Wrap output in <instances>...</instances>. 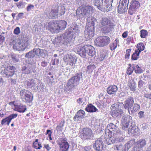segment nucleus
<instances>
[{
    "label": "nucleus",
    "instance_id": "f257e3e1",
    "mask_svg": "<svg viewBox=\"0 0 151 151\" xmlns=\"http://www.w3.org/2000/svg\"><path fill=\"white\" fill-rule=\"evenodd\" d=\"M16 68L13 66H9L6 68L2 71V74L4 77L11 78L10 81L12 85L15 84L17 82V74L15 73Z\"/></svg>",
    "mask_w": 151,
    "mask_h": 151
},
{
    "label": "nucleus",
    "instance_id": "f03ea898",
    "mask_svg": "<svg viewBox=\"0 0 151 151\" xmlns=\"http://www.w3.org/2000/svg\"><path fill=\"white\" fill-rule=\"evenodd\" d=\"M82 75L81 73H77L68 81L66 86L65 87L66 91H72L73 90L79 83Z\"/></svg>",
    "mask_w": 151,
    "mask_h": 151
},
{
    "label": "nucleus",
    "instance_id": "7ed1b4c3",
    "mask_svg": "<svg viewBox=\"0 0 151 151\" xmlns=\"http://www.w3.org/2000/svg\"><path fill=\"white\" fill-rule=\"evenodd\" d=\"M96 19L94 18H91L90 21H88L84 31V36L87 40H89L94 36V24Z\"/></svg>",
    "mask_w": 151,
    "mask_h": 151
},
{
    "label": "nucleus",
    "instance_id": "20e7f679",
    "mask_svg": "<svg viewBox=\"0 0 151 151\" xmlns=\"http://www.w3.org/2000/svg\"><path fill=\"white\" fill-rule=\"evenodd\" d=\"M10 44L13 45L14 50L19 51H24L29 45L28 39L26 38H24L22 40H17V42L14 40Z\"/></svg>",
    "mask_w": 151,
    "mask_h": 151
},
{
    "label": "nucleus",
    "instance_id": "39448f33",
    "mask_svg": "<svg viewBox=\"0 0 151 151\" xmlns=\"http://www.w3.org/2000/svg\"><path fill=\"white\" fill-rule=\"evenodd\" d=\"M65 32L68 33V35L69 37V39L72 41L73 43V37H75L77 36L80 32L78 26L77 25L73 26L68 29L66 30Z\"/></svg>",
    "mask_w": 151,
    "mask_h": 151
},
{
    "label": "nucleus",
    "instance_id": "423d86ee",
    "mask_svg": "<svg viewBox=\"0 0 151 151\" xmlns=\"http://www.w3.org/2000/svg\"><path fill=\"white\" fill-rule=\"evenodd\" d=\"M69 37L68 35V33L65 32L62 35L58 36L57 37L55 38V42L57 43L62 42H66L67 45L70 46L73 44L72 41L69 39Z\"/></svg>",
    "mask_w": 151,
    "mask_h": 151
},
{
    "label": "nucleus",
    "instance_id": "0eeeda50",
    "mask_svg": "<svg viewBox=\"0 0 151 151\" xmlns=\"http://www.w3.org/2000/svg\"><path fill=\"white\" fill-rule=\"evenodd\" d=\"M105 140V134L102 135L99 138L96 139L93 145V147L96 151H101L104 147L103 142Z\"/></svg>",
    "mask_w": 151,
    "mask_h": 151
},
{
    "label": "nucleus",
    "instance_id": "6e6552de",
    "mask_svg": "<svg viewBox=\"0 0 151 151\" xmlns=\"http://www.w3.org/2000/svg\"><path fill=\"white\" fill-rule=\"evenodd\" d=\"M95 42L97 45L103 47L108 45L110 42V40L108 36H100L96 38Z\"/></svg>",
    "mask_w": 151,
    "mask_h": 151
},
{
    "label": "nucleus",
    "instance_id": "1a4fd4ad",
    "mask_svg": "<svg viewBox=\"0 0 151 151\" xmlns=\"http://www.w3.org/2000/svg\"><path fill=\"white\" fill-rule=\"evenodd\" d=\"M107 128L108 130H109L108 132V138L106 139V133L104 134H105V139L106 143L108 145L112 144L113 143V123H110L108 124L107 127Z\"/></svg>",
    "mask_w": 151,
    "mask_h": 151
},
{
    "label": "nucleus",
    "instance_id": "9d476101",
    "mask_svg": "<svg viewBox=\"0 0 151 151\" xmlns=\"http://www.w3.org/2000/svg\"><path fill=\"white\" fill-rule=\"evenodd\" d=\"M57 142L60 151H68L70 145L66 139L63 138L59 139Z\"/></svg>",
    "mask_w": 151,
    "mask_h": 151
},
{
    "label": "nucleus",
    "instance_id": "9b49d317",
    "mask_svg": "<svg viewBox=\"0 0 151 151\" xmlns=\"http://www.w3.org/2000/svg\"><path fill=\"white\" fill-rule=\"evenodd\" d=\"M81 138L84 139H92L93 134L92 130L89 128L83 129L81 134Z\"/></svg>",
    "mask_w": 151,
    "mask_h": 151
},
{
    "label": "nucleus",
    "instance_id": "f8f14e48",
    "mask_svg": "<svg viewBox=\"0 0 151 151\" xmlns=\"http://www.w3.org/2000/svg\"><path fill=\"white\" fill-rule=\"evenodd\" d=\"M46 15L49 18H55L58 16V9H52L50 11L49 8H47L44 12Z\"/></svg>",
    "mask_w": 151,
    "mask_h": 151
},
{
    "label": "nucleus",
    "instance_id": "ddd939ff",
    "mask_svg": "<svg viewBox=\"0 0 151 151\" xmlns=\"http://www.w3.org/2000/svg\"><path fill=\"white\" fill-rule=\"evenodd\" d=\"M140 4L138 1H134L130 3V5L128 10V13L132 15L136 12L137 10L139 7Z\"/></svg>",
    "mask_w": 151,
    "mask_h": 151
},
{
    "label": "nucleus",
    "instance_id": "4468645a",
    "mask_svg": "<svg viewBox=\"0 0 151 151\" xmlns=\"http://www.w3.org/2000/svg\"><path fill=\"white\" fill-rule=\"evenodd\" d=\"M86 45L83 47L79 46L75 48V51L82 57L85 58L86 54Z\"/></svg>",
    "mask_w": 151,
    "mask_h": 151
},
{
    "label": "nucleus",
    "instance_id": "2eb2a0df",
    "mask_svg": "<svg viewBox=\"0 0 151 151\" xmlns=\"http://www.w3.org/2000/svg\"><path fill=\"white\" fill-rule=\"evenodd\" d=\"M17 114H12L8 117L3 119L1 121V124L2 125L7 124L9 126L11 120L17 117Z\"/></svg>",
    "mask_w": 151,
    "mask_h": 151
},
{
    "label": "nucleus",
    "instance_id": "dca6fc26",
    "mask_svg": "<svg viewBox=\"0 0 151 151\" xmlns=\"http://www.w3.org/2000/svg\"><path fill=\"white\" fill-rule=\"evenodd\" d=\"M134 103V99L132 97L128 98L125 101L124 108L128 110H130Z\"/></svg>",
    "mask_w": 151,
    "mask_h": 151
},
{
    "label": "nucleus",
    "instance_id": "f3484780",
    "mask_svg": "<svg viewBox=\"0 0 151 151\" xmlns=\"http://www.w3.org/2000/svg\"><path fill=\"white\" fill-rule=\"evenodd\" d=\"M38 80L36 79H31L26 81L25 84L28 88H31L32 87H37V84L38 83Z\"/></svg>",
    "mask_w": 151,
    "mask_h": 151
},
{
    "label": "nucleus",
    "instance_id": "a211bd4d",
    "mask_svg": "<svg viewBox=\"0 0 151 151\" xmlns=\"http://www.w3.org/2000/svg\"><path fill=\"white\" fill-rule=\"evenodd\" d=\"M85 12H86V17H88L87 18V22L89 20V17L91 15L92 13L95 12V9L93 7L90 6H88L85 8H84Z\"/></svg>",
    "mask_w": 151,
    "mask_h": 151
},
{
    "label": "nucleus",
    "instance_id": "6ab92c4d",
    "mask_svg": "<svg viewBox=\"0 0 151 151\" xmlns=\"http://www.w3.org/2000/svg\"><path fill=\"white\" fill-rule=\"evenodd\" d=\"M14 110L20 113H24L27 109L26 106L21 104L14 105Z\"/></svg>",
    "mask_w": 151,
    "mask_h": 151
},
{
    "label": "nucleus",
    "instance_id": "aec40b11",
    "mask_svg": "<svg viewBox=\"0 0 151 151\" xmlns=\"http://www.w3.org/2000/svg\"><path fill=\"white\" fill-rule=\"evenodd\" d=\"M85 114V112L83 110H80L78 111L74 117V120L75 121H77L81 119L84 117Z\"/></svg>",
    "mask_w": 151,
    "mask_h": 151
},
{
    "label": "nucleus",
    "instance_id": "412c9836",
    "mask_svg": "<svg viewBox=\"0 0 151 151\" xmlns=\"http://www.w3.org/2000/svg\"><path fill=\"white\" fill-rule=\"evenodd\" d=\"M67 24V22L64 20H61L60 21H57L58 32L59 31L64 29L66 27Z\"/></svg>",
    "mask_w": 151,
    "mask_h": 151
},
{
    "label": "nucleus",
    "instance_id": "4be33fe9",
    "mask_svg": "<svg viewBox=\"0 0 151 151\" xmlns=\"http://www.w3.org/2000/svg\"><path fill=\"white\" fill-rule=\"evenodd\" d=\"M86 53L91 56H93L96 53L95 48L90 45H86Z\"/></svg>",
    "mask_w": 151,
    "mask_h": 151
},
{
    "label": "nucleus",
    "instance_id": "5701e85b",
    "mask_svg": "<svg viewBox=\"0 0 151 151\" xmlns=\"http://www.w3.org/2000/svg\"><path fill=\"white\" fill-rule=\"evenodd\" d=\"M84 8L82 7L78 8L76 11V15L78 17H86V12Z\"/></svg>",
    "mask_w": 151,
    "mask_h": 151
},
{
    "label": "nucleus",
    "instance_id": "b1692460",
    "mask_svg": "<svg viewBox=\"0 0 151 151\" xmlns=\"http://www.w3.org/2000/svg\"><path fill=\"white\" fill-rule=\"evenodd\" d=\"M129 122V121L128 120L127 117L126 116H124L121 120V123L122 125L123 129L126 130V128H127L128 127Z\"/></svg>",
    "mask_w": 151,
    "mask_h": 151
},
{
    "label": "nucleus",
    "instance_id": "393cba45",
    "mask_svg": "<svg viewBox=\"0 0 151 151\" xmlns=\"http://www.w3.org/2000/svg\"><path fill=\"white\" fill-rule=\"evenodd\" d=\"M140 106L139 104L137 103H135L133 106L131 108L130 110H128L129 114L131 115L134 114L135 112L139 110Z\"/></svg>",
    "mask_w": 151,
    "mask_h": 151
},
{
    "label": "nucleus",
    "instance_id": "a878e982",
    "mask_svg": "<svg viewBox=\"0 0 151 151\" xmlns=\"http://www.w3.org/2000/svg\"><path fill=\"white\" fill-rule=\"evenodd\" d=\"M128 131L129 133L137 135L138 134V132H139V129L137 127L131 126L129 128Z\"/></svg>",
    "mask_w": 151,
    "mask_h": 151
},
{
    "label": "nucleus",
    "instance_id": "bb28decb",
    "mask_svg": "<svg viewBox=\"0 0 151 151\" xmlns=\"http://www.w3.org/2000/svg\"><path fill=\"white\" fill-rule=\"evenodd\" d=\"M85 110L86 111L88 112H94L97 110V109L91 104L87 105Z\"/></svg>",
    "mask_w": 151,
    "mask_h": 151
},
{
    "label": "nucleus",
    "instance_id": "cd10ccee",
    "mask_svg": "<svg viewBox=\"0 0 151 151\" xmlns=\"http://www.w3.org/2000/svg\"><path fill=\"white\" fill-rule=\"evenodd\" d=\"M127 9L128 7L122 5L121 3H119L118 6V12L120 14H122L126 12Z\"/></svg>",
    "mask_w": 151,
    "mask_h": 151
},
{
    "label": "nucleus",
    "instance_id": "c85d7f7f",
    "mask_svg": "<svg viewBox=\"0 0 151 151\" xmlns=\"http://www.w3.org/2000/svg\"><path fill=\"white\" fill-rule=\"evenodd\" d=\"M33 100L32 94L30 92V94L28 93L22 101L26 103H30Z\"/></svg>",
    "mask_w": 151,
    "mask_h": 151
},
{
    "label": "nucleus",
    "instance_id": "c756f323",
    "mask_svg": "<svg viewBox=\"0 0 151 151\" xmlns=\"http://www.w3.org/2000/svg\"><path fill=\"white\" fill-rule=\"evenodd\" d=\"M57 22H50L49 23V27L55 32H58Z\"/></svg>",
    "mask_w": 151,
    "mask_h": 151
},
{
    "label": "nucleus",
    "instance_id": "7c9ffc66",
    "mask_svg": "<svg viewBox=\"0 0 151 151\" xmlns=\"http://www.w3.org/2000/svg\"><path fill=\"white\" fill-rule=\"evenodd\" d=\"M146 141L145 139H141L136 142L137 146L139 148L143 147L146 145Z\"/></svg>",
    "mask_w": 151,
    "mask_h": 151
},
{
    "label": "nucleus",
    "instance_id": "2f4dec72",
    "mask_svg": "<svg viewBox=\"0 0 151 151\" xmlns=\"http://www.w3.org/2000/svg\"><path fill=\"white\" fill-rule=\"evenodd\" d=\"M30 94V92L26 89H23L20 91V94L21 98L22 101L28 94Z\"/></svg>",
    "mask_w": 151,
    "mask_h": 151
},
{
    "label": "nucleus",
    "instance_id": "473e14b6",
    "mask_svg": "<svg viewBox=\"0 0 151 151\" xmlns=\"http://www.w3.org/2000/svg\"><path fill=\"white\" fill-rule=\"evenodd\" d=\"M101 25L106 27L110 26L111 24L110 21L106 18H103L101 21Z\"/></svg>",
    "mask_w": 151,
    "mask_h": 151
},
{
    "label": "nucleus",
    "instance_id": "72a5a7b5",
    "mask_svg": "<svg viewBox=\"0 0 151 151\" xmlns=\"http://www.w3.org/2000/svg\"><path fill=\"white\" fill-rule=\"evenodd\" d=\"M65 123V121L64 120L61 121L57 125L56 128V130L58 132L62 131L63 129V127Z\"/></svg>",
    "mask_w": 151,
    "mask_h": 151
},
{
    "label": "nucleus",
    "instance_id": "f704fd0d",
    "mask_svg": "<svg viewBox=\"0 0 151 151\" xmlns=\"http://www.w3.org/2000/svg\"><path fill=\"white\" fill-rule=\"evenodd\" d=\"M29 70H30V73H31L32 72L34 73H35L36 72V65H35V63H29Z\"/></svg>",
    "mask_w": 151,
    "mask_h": 151
},
{
    "label": "nucleus",
    "instance_id": "c9c22d12",
    "mask_svg": "<svg viewBox=\"0 0 151 151\" xmlns=\"http://www.w3.org/2000/svg\"><path fill=\"white\" fill-rule=\"evenodd\" d=\"M38 139H36L35 141L33 142V147L36 149H40L42 147V146L40 142H38Z\"/></svg>",
    "mask_w": 151,
    "mask_h": 151
},
{
    "label": "nucleus",
    "instance_id": "e433bc0d",
    "mask_svg": "<svg viewBox=\"0 0 151 151\" xmlns=\"http://www.w3.org/2000/svg\"><path fill=\"white\" fill-rule=\"evenodd\" d=\"M12 59L14 62H17L19 60V55L14 53H12L11 55Z\"/></svg>",
    "mask_w": 151,
    "mask_h": 151
},
{
    "label": "nucleus",
    "instance_id": "4c0bfd02",
    "mask_svg": "<svg viewBox=\"0 0 151 151\" xmlns=\"http://www.w3.org/2000/svg\"><path fill=\"white\" fill-rule=\"evenodd\" d=\"M137 51L138 52L140 53L142 51L144 50L145 48V46L142 43H139L138 44L137 46Z\"/></svg>",
    "mask_w": 151,
    "mask_h": 151
},
{
    "label": "nucleus",
    "instance_id": "58836bf2",
    "mask_svg": "<svg viewBox=\"0 0 151 151\" xmlns=\"http://www.w3.org/2000/svg\"><path fill=\"white\" fill-rule=\"evenodd\" d=\"M140 53L137 50H135V52L132 55L131 59L132 60H137L139 58Z\"/></svg>",
    "mask_w": 151,
    "mask_h": 151
},
{
    "label": "nucleus",
    "instance_id": "ea45409f",
    "mask_svg": "<svg viewBox=\"0 0 151 151\" xmlns=\"http://www.w3.org/2000/svg\"><path fill=\"white\" fill-rule=\"evenodd\" d=\"M35 54L33 50L26 53L25 57V58H32L35 56Z\"/></svg>",
    "mask_w": 151,
    "mask_h": 151
},
{
    "label": "nucleus",
    "instance_id": "a19ab883",
    "mask_svg": "<svg viewBox=\"0 0 151 151\" xmlns=\"http://www.w3.org/2000/svg\"><path fill=\"white\" fill-rule=\"evenodd\" d=\"M22 71L23 73L26 74L30 73V70L29 69V64L27 66H23L22 67Z\"/></svg>",
    "mask_w": 151,
    "mask_h": 151
},
{
    "label": "nucleus",
    "instance_id": "79ce46f5",
    "mask_svg": "<svg viewBox=\"0 0 151 151\" xmlns=\"http://www.w3.org/2000/svg\"><path fill=\"white\" fill-rule=\"evenodd\" d=\"M76 60L75 57L71 55L69 61L70 65L72 66L75 65L76 61Z\"/></svg>",
    "mask_w": 151,
    "mask_h": 151
},
{
    "label": "nucleus",
    "instance_id": "37998d69",
    "mask_svg": "<svg viewBox=\"0 0 151 151\" xmlns=\"http://www.w3.org/2000/svg\"><path fill=\"white\" fill-rule=\"evenodd\" d=\"M122 112L119 110H116L114 112V118L116 117L118 119L121 118Z\"/></svg>",
    "mask_w": 151,
    "mask_h": 151
},
{
    "label": "nucleus",
    "instance_id": "c03bdc74",
    "mask_svg": "<svg viewBox=\"0 0 151 151\" xmlns=\"http://www.w3.org/2000/svg\"><path fill=\"white\" fill-rule=\"evenodd\" d=\"M115 125L114 124V125L115 126L114 127V131L116 132V134L117 135L118 134H120V131L119 130V128H118V126L119 125V122L118 120H116L115 121Z\"/></svg>",
    "mask_w": 151,
    "mask_h": 151
},
{
    "label": "nucleus",
    "instance_id": "a18cd8bd",
    "mask_svg": "<svg viewBox=\"0 0 151 151\" xmlns=\"http://www.w3.org/2000/svg\"><path fill=\"white\" fill-rule=\"evenodd\" d=\"M34 52L35 55H36L39 56L42 55V50L39 48H36L34 49L33 50Z\"/></svg>",
    "mask_w": 151,
    "mask_h": 151
},
{
    "label": "nucleus",
    "instance_id": "49530a36",
    "mask_svg": "<svg viewBox=\"0 0 151 151\" xmlns=\"http://www.w3.org/2000/svg\"><path fill=\"white\" fill-rule=\"evenodd\" d=\"M135 67L133 65L132 66H130L128 68L126 73L127 74L130 75L132 73L133 71L135 70Z\"/></svg>",
    "mask_w": 151,
    "mask_h": 151
},
{
    "label": "nucleus",
    "instance_id": "de8ad7c7",
    "mask_svg": "<svg viewBox=\"0 0 151 151\" xmlns=\"http://www.w3.org/2000/svg\"><path fill=\"white\" fill-rule=\"evenodd\" d=\"M140 37L142 38H145L148 35L147 31L144 29L140 31Z\"/></svg>",
    "mask_w": 151,
    "mask_h": 151
},
{
    "label": "nucleus",
    "instance_id": "09e8293b",
    "mask_svg": "<svg viewBox=\"0 0 151 151\" xmlns=\"http://www.w3.org/2000/svg\"><path fill=\"white\" fill-rule=\"evenodd\" d=\"M136 85V84L134 82L132 83L129 82L128 83V86L130 89L131 91H134L135 90Z\"/></svg>",
    "mask_w": 151,
    "mask_h": 151
},
{
    "label": "nucleus",
    "instance_id": "8fccbe9b",
    "mask_svg": "<svg viewBox=\"0 0 151 151\" xmlns=\"http://www.w3.org/2000/svg\"><path fill=\"white\" fill-rule=\"evenodd\" d=\"M65 8L64 6H61L60 7V10L58 12V16L60 17L65 14Z\"/></svg>",
    "mask_w": 151,
    "mask_h": 151
},
{
    "label": "nucleus",
    "instance_id": "3c124183",
    "mask_svg": "<svg viewBox=\"0 0 151 151\" xmlns=\"http://www.w3.org/2000/svg\"><path fill=\"white\" fill-rule=\"evenodd\" d=\"M106 57V55L105 53L101 52L99 56V60L102 61L104 60Z\"/></svg>",
    "mask_w": 151,
    "mask_h": 151
},
{
    "label": "nucleus",
    "instance_id": "603ef678",
    "mask_svg": "<svg viewBox=\"0 0 151 151\" xmlns=\"http://www.w3.org/2000/svg\"><path fill=\"white\" fill-rule=\"evenodd\" d=\"M129 1V0H120L119 3H121L122 5L128 7Z\"/></svg>",
    "mask_w": 151,
    "mask_h": 151
},
{
    "label": "nucleus",
    "instance_id": "864d4df0",
    "mask_svg": "<svg viewBox=\"0 0 151 151\" xmlns=\"http://www.w3.org/2000/svg\"><path fill=\"white\" fill-rule=\"evenodd\" d=\"M96 68V66L93 64L91 63L90 65H88L87 68L88 71H92L95 68Z\"/></svg>",
    "mask_w": 151,
    "mask_h": 151
},
{
    "label": "nucleus",
    "instance_id": "5fc2aeb1",
    "mask_svg": "<svg viewBox=\"0 0 151 151\" xmlns=\"http://www.w3.org/2000/svg\"><path fill=\"white\" fill-rule=\"evenodd\" d=\"M25 3L21 1H20L16 4L17 6L19 9H22L24 8L25 6Z\"/></svg>",
    "mask_w": 151,
    "mask_h": 151
},
{
    "label": "nucleus",
    "instance_id": "6e6d98bb",
    "mask_svg": "<svg viewBox=\"0 0 151 151\" xmlns=\"http://www.w3.org/2000/svg\"><path fill=\"white\" fill-rule=\"evenodd\" d=\"M103 29V32L106 35L108 34L111 31L110 28L109 27H106Z\"/></svg>",
    "mask_w": 151,
    "mask_h": 151
},
{
    "label": "nucleus",
    "instance_id": "4d7b16f0",
    "mask_svg": "<svg viewBox=\"0 0 151 151\" xmlns=\"http://www.w3.org/2000/svg\"><path fill=\"white\" fill-rule=\"evenodd\" d=\"M71 55H65L63 58V60L67 64H68L69 60L70 58V57H71Z\"/></svg>",
    "mask_w": 151,
    "mask_h": 151
},
{
    "label": "nucleus",
    "instance_id": "13d9d810",
    "mask_svg": "<svg viewBox=\"0 0 151 151\" xmlns=\"http://www.w3.org/2000/svg\"><path fill=\"white\" fill-rule=\"evenodd\" d=\"M135 68H137V70L135 69V72L136 73H140L142 72V70L140 68L138 65L136 66Z\"/></svg>",
    "mask_w": 151,
    "mask_h": 151
},
{
    "label": "nucleus",
    "instance_id": "bf43d9fd",
    "mask_svg": "<svg viewBox=\"0 0 151 151\" xmlns=\"http://www.w3.org/2000/svg\"><path fill=\"white\" fill-rule=\"evenodd\" d=\"M107 93L109 94H112L113 92V86H109L108 87L107 89Z\"/></svg>",
    "mask_w": 151,
    "mask_h": 151
},
{
    "label": "nucleus",
    "instance_id": "052dcab7",
    "mask_svg": "<svg viewBox=\"0 0 151 151\" xmlns=\"http://www.w3.org/2000/svg\"><path fill=\"white\" fill-rule=\"evenodd\" d=\"M115 147L116 148H114V150L118 151H121L123 149L122 145L121 144H120L119 145H116Z\"/></svg>",
    "mask_w": 151,
    "mask_h": 151
},
{
    "label": "nucleus",
    "instance_id": "680f3d73",
    "mask_svg": "<svg viewBox=\"0 0 151 151\" xmlns=\"http://www.w3.org/2000/svg\"><path fill=\"white\" fill-rule=\"evenodd\" d=\"M131 52V49H128L126 50V54L125 56V58L126 59H128L130 56V53Z\"/></svg>",
    "mask_w": 151,
    "mask_h": 151
},
{
    "label": "nucleus",
    "instance_id": "e2e57ef3",
    "mask_svg": "<svg viewBox=\"0 0 151 151\" xmlns=\"http://www.w3.org/2000/svg\"><path fill=\"white\" fill-rule=\"evenodd\" d=\"M20 32V28L18 27H16L14 30V34L18 35Z\"/></svg>",
    "mask_w": 151,
    "mask_h": 151
},
{
    "label": "nucleus",
    "instance_id": "0e129e2a",
    "mask_svg": "<svg viewBox=\"0 0 151 151\" xmlns=\"http://www.w3.org/2000/svg\"><path fill=\"white\" fill-rule=\"evenodd\" d=\"M94 5L96 6L98 9H99L100 3L101 0H94Z\"/></svg>",
    "mask_w": 151,
    "mask_h": 151
},
{
    "label": "nucleus",
    "instance_id": "69168bd1",
    "mask_svg": "<svg viewBox=\"0 0 151 151\" xmlns=\"http://www.w3.org/2000/svg\"><path fill=\"white\" fill-rule=\"evenodd\" d=\"M144 112L143 111H140L138 113V115L139 117L140 118H142L144 117Z\"/></svg>",
    "mask_w": 151,
    "mask_h": 151
},
{
    "label": "nucleus",
    "instance_id": "338daca9",
    "mask_svg": "<svg viewBox=\"0 0 151 151\" xmlns=\"http://www.w3.org/2000/svg\"><path fill=\"white\" fill-rule=\"evenodd\" d=\"M144 85V82H143L142 80H140L138 82V87L140 88H142L143 86Z\"/></svg>",
    "mask_w": 151,
    "mask_h": 151
},
{
    "label": "nucleus",
    "instance_id": "774afa93",
    "mask_svg": "<svg viewBox=\"0 0 151 151\" xmlns=\"http://www.w3.org/2000/svg\"><path fill=\"white\" fill-rule=\"evenodd\" d=\"M34 6L33 5H28L27 7V11L29 12L31 11L32 9L34 8Z\"/></svg>",
    "mask_w": 151,
    "mask_h": 151
}]
</instances>
